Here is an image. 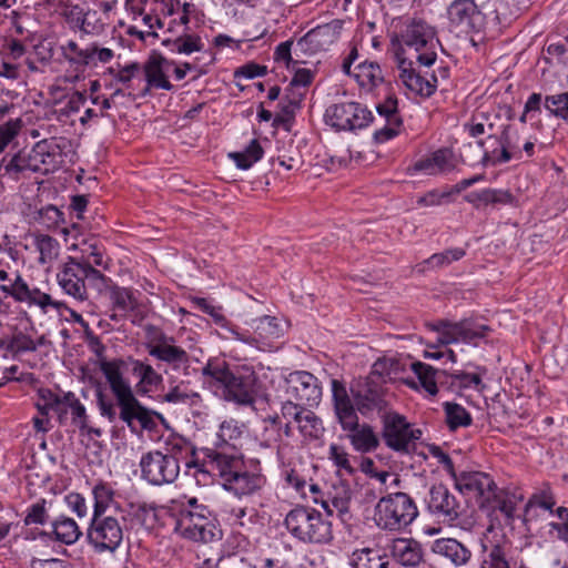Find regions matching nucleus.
<instances>
[{
  "instance_id": "46",
  "label": "nucleus",
  "mask_w": 568,
  "mask_h": 568,
  "mask_svg": "<svg viewBox=\"0 0 568 568\" xmlns=\"http://www.w3.org/2000/svg\"><path fill=\"white\" fill-rule=\"evenodd\" d=\"M351 565L353 568H387L388 561L377 551L364 548L353 552Z\"/></svg>"
},
{
  "instance_id": "5",
  "label": "nucleus",
  "mask_w": 568,
  "mask_h": 568,
  "mask_svg": "<svg viewBox=\"0 0 568 568\" xmlns=\"http://www.w3.org/2000/svg\"><path fill=\"white\" fill-rule=\"evenodd\" d=\"M418 516L413 498L406 493H394L382 497L374 509V521L382 530L400 531Z\"/></svg>"
},
{
  "instance_id": "42",
  "label": "nucleus",
  "mask_w": 568,
  "mask_h": 568,
  "mask_svg": "<svg viewBox=\"0 0 568 568\" xmlns=\"http://www.w3.org/2000/svg\"><path fill=\"white\" fill-rule=\"evenodd\" d=\"M164 44L170 47L171 52L186 55L203 51L205 45L202 38L194 33H184L174 40L164 41Z\"/></svg>"
},
{
  "instance_id": "39",
  "label": "nucleus",
  "mask_w": 568,
  "mask_h": 568,
  "mask_svg": "<svg viewBox=\"0 0 568 568\" xmlns=\"http://www.w3.org/2000/svg\"><path fill=\"white\" fill-rule=\"evenodd\" d=\"M1 176L19 180L28 173H36L29 152L19 151L6 164L0 166Z\"/></svg>"
},
{
  "instance_id": "17",
  "label": "nucleus",
  "mask_w": 568,
  "mask_h": 568,
  "mask_svg": "<svg viewBox=\"0 0 568 568\" xmlns=\"http://www.w3.org/2000/svg\"><path fill=\"white\" fill-rule=\"evenodd\" d=\"M87 277L88 266L83 267L78 260L69 256L57 273V281L63 293L79 302H84L89 297L85 285Z\"/></svg>"
},
{
  "instance_id": "24",
  "label": "nucleus",
  "mask_w": 568,
  "mask_h": 568,
  "mask_svg": "<svg viewBox=\"0 0 568 568\" xmlns=\"http://www.w3.org/2000/svg\"><path fill=\"white\" fill-rule=\"evenodd\" d=\"M61 14L72 28H78L88 34L100 32L104 27V22H100L98 19L92 21L98 14L95 10H92L90 7L81 6L80 3H73L71 1L63 2L61 6Z\"/></svg>"
},
{
  "instance_id": "33",
  "label": "nucleus",
  "mask_w": 568,
  "mask_h": 568,
  "mask_svg": "<svg viewBox=\"0 0 568 568\" xmlns=\"http://www.w3.org/2000/svg\"><path fill=\"white\" fill-rule=\"evenodd\" d=\"M70 250L78 251L79 255L70 256L78 260L83 267L99 266L109 270L110 258L105 257L104 250L95 239L82 240L80 243H73Z\"/></svg>"
},
{
  "instance_id": "8",
  "label": "nucleus",
  "mask_w": 568,
  "mask_h": 568,
  "mask_svg": "<svg viewBox=\"0 0 568 568\" xmlns=\"http://www.w3.org/2000/svg\"><path fill=\"white\" fill-rule=\"evenodd\" d=\"M382 438L385 445L396 453L409 454L422 437V430L414 428L405 416L396 412H385L382 415Z\"/></svg>"
},
{
  "instance_id": "44",
  "label": "nucleus",
  "mask_w": 568,
  "mask_h": 568,
  "mask_svg": "<svg viewBox=\"0 0 568 568\" xmlns=\"http://www.w3.org/2000/svg\"><path fill=\"white\" fill-rule=\"evenodd\" d=\"M296 429L305 440L320 439L325 432L322 419L312 410L304 413Z\"/></svg>"
},
{
  "instance_id": "52",
  "label": "nucleus",
  "mask_w": 568,
  "mask_h": 568,
  "mask_svg": "<svg viewBox=\"0 0 568 568\" xmlns=\"http://www.w3.org/2000/svg\"><path fill=\"white\" fill-rule=\"evenodd\" d=\"M37 407L42 415L53 412L61 417L64 414V396L59 397L50 389H40Z\"/></svg>"
},
{
  "instance_id": "26",
  "label": "nucleus",
  "mask_w": 568,
  "mask_h": 568,
  "mask_svg": "<svg viewBox=\"0 0 568 568\" xmlns=\"http://www.w3.org/2000/svg\"><path fill=\"white\" fill-rule=\"evenodd\" d=\"M354 402L357 410L364 416L373 412L382 415L389 412L386 394L373 379H369L363 388L354 394Z\"/></svg>"
},
{
  "instance_id": "38",
  "label": "nucleus",
  "mask_w": 568,
  "mask_h": 568,
  "mask_svg": "<svg viewBox=\"0 0 568 568\" xmlns=\"http://www.w3.org/2000/svg\"><path fill=\"white\" fill-rule=\"evenodd\" d=\"M478 568H510L506 549L500 544L481 542Z\"/></svg>"
},
{
  "instance_id": "31",
  "label": "nucleus",
  "mask_w": 568,
  "mask_h": 568,
  "mask_svg": "<svg viewBox=\"0 0 568 568\" xmlns=\"http://www.w3.org/2000/svg\"><path fill=\"white\" fill-rule=\"evenodd\" d=\"M432 551L456 567L466 566L471 559V550L455 538H438L432 544Z\"/></svg>"
},
{
  "instance_id": "10",
  "label": "nucleus",
  "mask_w": 568,
  "mask_h": 568,
  "mask_svg": "<svg viewBox=\"0 0 568 568\" xmlns=\"http://www.w3.org/2000/svg\"><path fill=\"white\" fill-rule=\"evenodd\" d=\"M253 332L240 331L237 327L231 328V335L234 339L247 344L262 352H271L275 342L283 336L284 328L282 323L273 316H262L253 321Z\"/></svg>"
},
{
  "instance_id": "22",
  "label": "nucleus",
  "mask_w": 568,
  "mask_h": 568,
  "mask_svg": "<svg viewBox=\"0 0 568 568\" xmlns=\"http://www.w3.org/2000/svg\"><path fill=\"white\" fill-rule=\"evenodd\" d=\"M450 26L460 33L478 31L483 24V16L474 0H456L448 8Z\"/></svg>"
},
{
  "instance_id": "47",
  "label": "nucleus",
  "mask_w": 568,
  "mask_h": 568,
  "mask_svg": "<svg viewBox=\"0 0 568 568\" xmlns=\"http://www.w3.org/2000/svg\"><path fill=\"white\" fill-rule=\"evenodd\" d=\"M263 156V149L257 140H252L250 144L241 152L230 153V158L235 162L236 166L242 170L250 169L254 163Z\"/></svg>"
},
{
  "instance_id": "60",
  "label": "nucleus",
  "mask_w": 568,
  "mask_h": 568,
  "mask_svg": "<svg viewBox=\"0 0 568 568\" xmlns=\"http://www.w3.org/2000/svg\"><path fill=\"white\" fill-rule=\"evenodd\" d=\"M303 406V404H298L297 402L287 398L286 402L282 404L281 416L276 417L277 423L282 425V420H285L297 426L301 417H303L304 413L308 410Z\"/></svg>"
},
{
  "instance_id": "56",
  "label": "nucleus",
  "mask_w": 568,
  "mask_h": 568,
  "mask_svg": "<svg viewBox=\"0 0 568 568\" xmlns=\"http://www.w3.org/2000/svg\"><path fill=\"white\" fill-rule=\"evenodd\" d=\"M36 246L40 253L39 261L42 264L51 263L59 255L60 245L55 239L49 235L37 236Z\"/></svg>"
},
{
  "instance_id": "35",
  "label": "nucleus",
  "mask_w": 568,
  "mask_h": 568,
  "mask_svg": "<svg viewBox=\"0 0 568 568\" xmlns=\"http://www.w3.org/2000/svg\"><path fill=\"white\" fill-rule=\"evenodd\" d=\"M491 499L487 500L484 507L493 510H498L505 517L507 523L515 519L517 509L523 501L521 495H516L506 490H499L498 487L494 489Z\"/></svg>"
},
{
  "instance_id": "27",
  "label": "nucleus",
  "mask_w": 568,
  "mask_h": 568,
  "mask_svg": "<svg viewBox=\"0 0 568 568\" xmlns=\"http://www.w3.org/2000/svg\"><path fill=\"white\" fill-rule=\"evenodd\" d=\"M353 491L351 486L346 481L339 480L332 485L326 499L314 497V503L321 504L327 515L333 516L336 514L342 520H345L349 515Z\"/></svg>"
},
{
  "instance_id": "20",
  "label": "nucleus",
  "mask_w": 568,
  "mask_h": 568,
  "mask_svg": "<svg viewBox=\"0 0 568 568\" xmlns=\"http://www.w3.org/2000/svg\"><path fill=\"white\" fill-rule=\"evenodd\" d=\"M427 509L444 523H453L459 518L463 508L459 500L445 485H435L429 489L426 499Z\"/></svg>"
},
{
  "instance_id": "9",
  "label": "nucleus",
  "mask_w": 568,
  "mask_h": 568,
  "mask_svg": "<svg viewBox=\"0 0 568 568\" xmlns=\"http://www.w3.org/2000/svg\"><path fill=\"white\" fill-rule=\"evenodd\" d=\"M124 521L123 515L92 516L88 529L90 545L100 552L116 550L123 540Z\"/></svg>"
},
{
  "instance_id": "45",
  "label": "nucleus",
  "mask_w": 568,
  "mask_h": 568,
  "mask_svg": "<svg viewBox=\"0 0 568 568\" xmlns=\"http://www.w3.org/2000/svg\"><path fill=\"white\" fill-rule=\"evenodd\" d=\"M162 400L170 404L197 405L201 402L199 393L191 390L183 382L171 387L163 396Z\"/></svg>"
},
{
  "instance_id": "50",
  "label": "nucleus",
  "mask_w": 568,
  "mask_h": 568,
  "mask_svg": "<svg viewBox=\"0 0 568 568\" xmlns=\"http://www.w3.org/2000/svg\"><path fill=\"white\" fill-rule=\"evenodd\" d=\"M464 255L465 251L459 247L448 248L444 252L435 253L420 264V271L448 266L450 263L459 261L462 257H464Z\"/></svg>"
},
{
  "instance_id": "7",
  "label": "nucleus",
  "mask_w": 568,
  "mask_h": 568,
  "mask_svg": "<svg viewBox=\"0 0 568 568\" xmlns=\"http://www.w3.org/2000/svg\"><path fill=\"white\" fill-rule=\"evenodd\" d=\"M374 116L364 104L342 101L328 105L324 113L325 123L336 132H354L367 128Z\"/></svg>"
},
{
  "instance_id": "19",
  "label": "nucleus",
  "mask_w": 568,
  "mask_h": 568,
  "mask_svg": "<svg viewBox=\"0 0 568 568\" xmlns=\"http://www.w3.org/2000/svg\"><path fill=\"white\" fill-rule=\"evenodd\" d=\"M148 354L154 359L166 364L174 371L186 368L190 363L187 352L174 344V338L164 334L145 345Z\"/></svg>"
},
{
  "instance_id": "32",
  "label": "nucleus",
  "mask_w": 568,
  "mask_h": 568,
  "mask_svg": "<svg viewBox=\"0 0 568 568\" xmlns=\"http://www.w3.org/2000/svg\"><path fill=\"white\" fill-rule=\"evenodd\" d=\"M62 59L68 63L71 72L74 73V79L82 77L91 63L90 45L81 48L74 40H68L59 45Z\"/></svg>"
},
{
  "instance_id": "13",
  "label": "nucleus",
  "mask_w": 568,
  "mask_h": 568,
  "mask_svg": "<svg viewBox=\"0 0 568 568\" xmlns=\"http://www.w3.org/2000/svg\"><path fill=\"white\" fill-rule=\"evenodd\" d=\"M285 394L291 400L314 407L321 403L323 390L316 376L306 371H295L285 377Z\"/></svg>"
},
{
  "instance_id": "30",
  "label": "nucleus",
  "mask_w": 568,
  "mask_h": 568,
  "mask_svg": "<svg viewBox=\"0 0 568 568\" xmlns=\"http://www.w3.org/2000/svg\"><path fill=\"white\" fill-rule=\"evenodd\" d=\"M265 483V477L262 474L242 467L229 480H225L223 488L239 497L252 496L260 491Z\"/></svg>"
},
{
  "instance_id": "12",
  "label": "nucleus",
  "mask_w": 568,
  "mask_h": 568,
  "mask_svg": "<svg viewBox=\"0 0 568 568\" xmlns=\"http://www.w3.org/2000/svg\"><path fill=\"white\" fill-rule=\"evenodd\" d=\"M519 136L517 131L510 125H503L501 131L498 133H490L486 140L478 141L479 146L485 143L499 145L498 151L485 150L481 163L484 165H500L508 163L513 159H520L521 151L518 145Z\"/></svg>"
},
{
  "instance_id": "41",
  "label": "nucleus",
  "mask_w": 568,
  "mask_h": 568,
  "mask_svg": "<svg viewBox=\"0 0 568 568\" xmlns=\"http://www.w3.org/2000/svg\"><path fill=\"white\" fill-rule=\"evenodd\" d=\"M52 529L55 539L65 545L77 542L82 535L75 520L65 516L57 518L52 523Z\"/></svg>"
},
{
  "instance_id": "6",
  "label": "nucleus",
  "mask_w": 568,
  "mask_h": 568,
  "mask_svg": "<svg viewBox=\"0 0 568 568\" xmlns=\"http://www.w3.org/2000/svg\"><path fill=\"white\" fill-rule=\"evenodd\" d=\"M203 462H186L187 468H194V477L197 481L206 480L211 473H214L222 480V486L225 480L236 474L243 467V460L235 453H229L227 449L221 448H204Z\"/></svg>"
},
{
  "instance_id": "62",
  "label": "nucleus",
  "mask_w": 568,
  "mask_h": 568,
  "mask_svg": "<svg viewBox=\"0 0 568 568\" xmlns=\"http://www.w3.org/2000/svg\"><path fill=\"white\" fill-rule=\"evenodd\" d=\"M47 504L48 501L42 498L30 505L23 519L24 525H44L49 519Z\"/></svg>"
},
{
  "instance_id": "3",
  "label": "nucleus",
  "mask_w": 568,
  "mask_h": 568,
  "mask_svg": "<svg viewBox=\"0 0 568 568\" xmlns=\"http://www.w3.org/2000/svg\"><path fill=\"white\" fill-rule=\"evenodd\" d=\"M202 375L216 396L241 406L253 405L261 392L256 372L247 365L231 371L226 362L212 358L203 366Z\"/></svg>"
},
{
  "instance_id": "34",
  "label": "nucleus",
  "mask_w": 568,
  "mask_h": 568,
  "mask_svg": "<svg viewBox=\"0 0 568 568\" xmlns=\"http://www.w3.org/2000/svg\"><path fill=\"white\" fill-rule=\"evenodd\" d=\"M67 412H70L72 424L77 426L81 433L93 435L95 437H100L102 435V430L100 428L91 427L89 425V415L85 406L71 392L64 394V414Z\"/></svg>"
},
{
  "instance_id": "29",
  "label": "nucleus",
  "mask_w": 568,
  "mask_h": 568,
  "mask_svg": "<svg viewBox=\"0 0 568 568\" xmlns=\"http://www.w3.org/2000/svg\"><path fill=\"white\" fill-rule=\"evenodd\" d=\"M389 549L394 560L404 567H418L425 562L424 547L414 538H395Z\"/></svg>"
},
{
  "instance_id": "64",
  "label": "nucleus",
  "mask_w": 568,
  "mask_h": 568,
  "mask_svg": "<svg viewBox=\"0 0 568 568\" xmlns=\"http://www.w3.org/2000/svg\"><path fill=\"white\" fill-rule=\"evenodd\" d=\"M329 459L334 463V465L338 468V471H344L345 474L352 475L354 473V467L349 459V454L345 450L344 447L332 444L329 446Z\"/></svg>"
},
{
  "instance_id": "63",
  "label": "nucleus",
  "mask_w": 568,
  "mask_h": 568,
  "mask_svg": "<svg viewBox=\"0 0 568 568\" xmlns=\"http://www.w3.org/2000/svg\"><path fill=\"white\" fill-rule=\"evenodd\" d=\"M194 454V447L190 442L182 437H175L166 443L165 452L163 455H172L180 464V459Z\"/></svg>"
},
{
  "instance_id": "61",
  "label": "nucleus",
  "mask_w": 568,
  "mask_h": 568,
  "mask_svg": "<svg viewBox=\"0 0 568 568\" xmlns=\"http://www.w3.org/2000/svg\"><path fill=\"white\" fill-rule=\"evenodd\" d=\"M23 122L20 118L9 119L0 125V153L19 135Z\"/></svg>"
},
{
  "instance_id": "21",
  "label": "nucleus",
  "mask_w": 568,
  "mask_h": 568,
  "mask_svg": "<svg viewBox=\"0 0 568 568\" xmlns=\"http://www.w3.org/2000/svg\"><path fill=\"white\" fill-rule=\"evenodd\" d=\"M0 291L7 296H11L17 302L37 305L43 311L49 306L59 308L60 305L58 302H54L49 294L41 292L37 287L30 288L27 282L19 274H17L12 283L1 284Z\"/></svg>"
},
{
  "instance_id": "18",
  "label": "nucleus",
  "mask_w": 568,
  "mask_h": 568,
  "mask_svg": "<svg viewBox=\"0 0 568 568\" xmlns=\"http://www.w3.org/2000/svg\"><path fill=\"white\" fill-rule=\"evenodd\" d=\"M455 487L464 495L474 497L484 507L497 487L490 475L483 471H460L453 476Z\"/></svg>"
},
{
  "instance_id": "59",
  "label": "nucleus",
  "mask_w": 568,
  "mask_h": 568,
  "mask_svg": "<svg viewBox=\"0 0 568 568\" xmlns=\"http://www.w3.org/2000/svg\"><path fill=\"white\" fill-rule=\"evenodd\" d=\"M430 156L437 174L452 172L456 168L455 155L447 148L436 150Z\"/></svg>"
},
{
  "instance_id": "37",
  "label": "nucleus",
  "mask_w": 568,
  "mask_h": 568,
  "mask_svg": "<svg viewBox=\"0 0 568 568\" xmlns=\"http://www.w3.org/2000/svg\"><path fill=\"white\" fill-rule=\"evenodd\" d=\"M352 77H354L358 85L367 92H371L384 81V75L379 64L369 61L358 63L354 68Z\"/></svg>"
},
{
  "instance_id": "57",
  "label": "nucleus",
  "mask_w": 568,
  "mask_h": 568,
  "mask_svg": "<svg viewBox=\"0 0 568 568\" xmlns=\"http://www.w3.org/2000/svg\"><path fill=\"white\" fill-rule=\"evenodd\" d=\"M241 433L242 432L235 420H224L220 425V429L216 434L217 440L215 442V448L229 449L230 442L239 438Z\"/></svg>"
},
{
  "instance_id": "28",
  "label": "nucleus",
  "mask_w": 568,
  "mask_h": 568,
  "mask_svg": "<svg viewBox=\"0 0 568 568\" xmlns=\"http://www.w3.org/2000/svg\"><path fill=\"white\" fill-rule=\"evenodd\" d=\"M172 69V60L162 54H152L144 63L143 71L148 83L145 92L150 89L172 91L174 85L169 81Z\"/></svg>"
},
{
  "instance_id": "43",
  "label": "nucleus",
  "mask_w": 568,
  "mask_h": 568,
  "mask_svg": "<svg viewBox=\"0 0 568 568\" xmlns=\"http://www.w3.org/2000/svg\"><path fill=\"white\" fill-rule=\"evenodd\" d=\"M92 495L94 499L92 516L108 515V509L115 503V491L111 485L104 481L97 483L92 488Z\"/></svg>"
},
{
  "instance_id": "2",
  "label": "nucleus",
  "mask_w": 568,
  "mask_h": 568,
  "mask_svg": "<svg viewBox=\"0 0 568 568\" xmlns=\"http://www.w3.org/2000/svg\"><path fill=\"white\" fill-rule=\"evenodd\" d=\"M440 47L435 29L422 19H413L402 32L394 50L398 79L410 92L423 98L432 97L439 82L449 77V70L440 67L437 73L423 71L437 60Z\"/></svg>"
},
{
  "instance_id": "40",
  "label": "nucleus",
  "mask_w": 568,
  "mask_h": 568,
  "mask_svg": "<svg viewBox=\"0 0 568 568\" xmlns=\"http://www.w3.org/2000/svg\"><path fill=\"white\" fill-rule=\"evenodd\" d=\"M465 200L475 205L488 204H508L513 202V195L508 191L497 189H484L477 192H470L465 196Z\"/></svg>"
},
{
  "instance_id": "14",
  "label": "nucleus",
  "mask_w": 568,
  "mask_h": 568,
  "mask_svg": "<svg viewBox=\"0 0 568 568\" xmlns=\"http://www.w3.org/2000/svg\"><path fill=\"white\" fill-rule=\"evenodd\" d=\"M344 22L334 19L310 30L295 44V53L313 55L327 51L341 38Z\"/></svg>"
},
{
  "instance_id": "53",
  "label": "nucleus",
  "mask_w": 568,
  "mask_h": 568,
  "mask_svg": "<svg viewBox=\"0 0 568 568\" xmlns=\"http://www.w3.org/2000/svg\"><path fill=\"white\" fill-rule=\"evenodd\" d=\"M110 297L114 308L123 313L131 312L138 306V301L132 290L126 287H120L115 284L112 285L110 290Z\"/></svg>"
},
{
  "instance_id": "51",
  "label": "nucleus",
  "mask_w": 568,
  "mask_h": 568,
  "mask_svg": "<svg viewBox=\"0 0 568 568\" xmlns=\"http://www.w3.org/2000/svg\"><path fill=\"white\" fill-rule=\"evenodd\" d=\"M0 348L12 354H18L33 352L37 349V345L31 336L22 332H18L11 337L0 339Z\"/></svg>"
},
{
  "instance_id": "11",
  "label": "nucleus",
  "mask_w": 568,
  "mask_h": 568,
  "mask_svg": "<svg viewBox=\"0 0 568 568\" xmlns=\"http://www.w3.org/2000/svg\"><path fill=\"white\" fill-rule=\"evenodd\" d=\"M140 469L142 479L154 486L172 484L180 474V464L172 455H163L161 450H151L141 456Z\"/></svg>"
},
{
  "instance_id": "49",
  "label": "nucleus",
  "mask_w": 568,
  "mask_h": 568,
  "mask_svg": "<svg viewBox=\"0 0 568 568\" xmlns=\"http://www.w3.org/2000/svg\"><path fill=\"white\" fill-rule=\"evenodd\" d=\"M444 412L446 415V423L450 430H456L459 427H467L473 422L470 414L459 404L446 402L444 404Z\"/></svg>"
},
{
  "instance_id": "1",
  "label": "nucleus",
  "mask_w": 568,
  "mask_h": 568,
  "mask_svg": "<svg viewBox=\"0 0 568 568\" xmlns=\"http://www.w3.org/2000/svg\"><path fill=\"white\" fill-rule=\"evenodd\" d=\"M102 375L110 394L99 385L95 388V402L99 413L110 423L120 419L133 428L134 422L148 428L152 423L151 410L143 406L139 396H149L163 384V375L148 361L133 356L113 358L104 363Z\"/></svg>"
},
{
  "instance_id": "4",
  "label": "nucleus",
  "mask_w": 568,
  "mask_h": 568,
  "mask_svg": "<svg viewBox=\"0 0 568 568\" xmlns=\"http://www.w3.org/2000/svg\"><path fill=\"white\" fill-rule=\"evenodd\" d=\"M290 534L305 544L325 545L333 540L332 523L308 507H295L285 517Z\"/></svg>"
},
{
  "instance_id": "55",
  "label": "nucleus",
  "mask_w": 568,
  "mask_h": 568,
  "mask_svg": "<svg viewBox=\"0 0 568 568\" xmlns=\"http://www.w3.org/2000/svg\"><path fill=\"white\" fill-rule=\"evenodd\" d=\"M192 303L202 312L209 314L213 321L231 334V328H235L223 315L221 306L212 305L206 298L193 297Z\"/></svg>"
},
{
  "instance_id": "25",
  "label": "nucleus",
  "mask_w": 568,
  "mask_h": 568,
  "mask_svg": "<svg viewBox=\"0 0 568 568\" xmlns=\"http://www.w3.org/2000/svg\"><path fill=\"white\" fill-rule=\"evenodd\" d=\"M331 384L335 416L344 432L353 429L355 426H358V416L354 403L341 381L332 379Z\"/></svg>"
},
{
  "instance_id": "15",
  "label": "nucleus",
  "mask_w": 568,
  "mask_h": 568,
  "mask_svg": "<svg viewBox=\"0 0 568 568\" xmlns=\"http://www.w3.org/2000/svg\"><path fill=\"white\" fill-rule=\"evenodd\" d=\"M206 508L201 510H180L175 530L184 538L197 541L210 542L216 537V529L206 516Z\"/></svg>"
},
{
  "instance_id": "36",
  "label": "nucleus",
  "mask_w": 568,
  "mask_h": 568,
  "mask_svg": "<svg viewBox=\"0 0 568 568\" xmlns=\"http://www.w3.org/2000/svg\"><path fill=\"white\" fill-rule=\"evenodd\" d=\"M346 432L353 448L358 453H371L379 446V438L374 428L368 424H358V426Z\"/></svg>"
},
{
  "instance_id": "54",
  "label": "nucleus",
  "mask_w": 568,
  "mask_h": 568,
  "mask_svg": "<svg viewBox=\"0 0 568 568\" xmlns=\"http://www.w3.org/2000/svg\"><path fill=\"white\" fill-rule=\"evenodd\" d=\"M229 519L232 525L250 530L256 524L258 515L254 507L234 506L230 509Z\"/></svg>"
},
{
  "instance_id": "23",
  "label": "nucleus",
  "mask_w": 568,
  "mask_h": 568,
  "mask_svg": "<svg viewBox=\"0 0 568 568\" xmlns=\"http://www.w3.org/2000/svg\"><path fill=\"white\" fill-rule=\"evenodd\" d=\"M36 173L48 174L59 169L62 148L55 139H43L29 151Z\"/></svg>"
},
{
  "instance_id": "16",
  "label": "nucleus",
  "mask_w": 568,
  "mask_h": 568,
  "mask_svg": "<svg viewBox=\"0 0 568 568\" xmlns=\"http://www.w3.org/2000/svg\"><path fill=\"white\" fill-rule=\"evenodd\" d=\"M440 344L473 343L485 337L490 327L474 320L459 322L439 321L434 325Z\"/></svg>"
},
{
  "instance_id": "48",
  "label": "nucleus",
  "mask_w": 568,
  "mask_h": 568,
  "mask_svg": "<svg viewBox=\"0 0 568 568\" xmlns=\"http://www.w3.org/2000/svg\"><path fill=\"white\" fill-rule=\"evenodd\" d=\"M412 371L425 392L432 396L437 394V371L434 367L422 362H414L412 363Z\"/></svg>"
},
{
  "instance_id": "58",
  "label": "nucleus",
  "mask_w": 568,
  "mask_h": 568,
  "mask_svg": "<svg viewBox=\"0 0 568 568\" xmlns=\"http://www.w3.org/2000/svg\"><path fill=\"white\" fill-rule=\"evenodd\" d=\"M545 108L555 116L568 121V91L547 95Z\"/></svg>"
}]
</instances>
